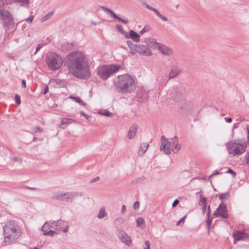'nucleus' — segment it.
Here are the masks:
<instances>
[{
    "label": "nucleus",
    "instance_id": "nucleus-1",
    "mask_svg": "<svg viewBox=\"0 0 249 249\" xmlns=\"http://www.w3.org/2000/svg\"><path fill=\"white\" fill-rule=\"evenodd\" d=\"M65 65L74 76L80 79H87L90 76L88 61L80 52H73L68 54Z\"/></svg>",
    "mask_w": 249,
    "mask_h": 249
},
{
    "label": "nucleus",
    "instance_id": "nucleus-2",
    "mask_svg": "<svg viewBox=\"0 0 249 249\" xmlns=\"http://www.w3.org/2000/svg\"><path fill=\"white\" fill-rule=\"evenodd\" d=\"M116 90L123 94L130 93L136 89V83L132 76L128 74L118 75L113 80Z\"/></svg>",
    "mask_w": 249,
    "mask_h": 249
},
{
    "label": "nucleus",
    "instance_id": "nucleus-3",
    "mask_svg": "<svg viewBox=\"0 0 249 249\" xmlns=\"http://www.w3.org/2000/svg\"><path fill=\"white\" fill-rule=\"evenodd\" d=\"M19 227L14 221H9L5 224L3 227L4 242L10 244L19 236Z\"/></svg>",
    "mask_w": 249,
    "mask_h": 249
},
{
    "label": "nucleus",
    "instance_id": "nucleus-4",
    "mask_svg": "<svg viewBox=\"0 0 249 249\" xmlns=\"http://www.w3.org/2000/svg\"><path fill=\"white\" fill-rule=\"evenodd\" d=\"M46 58V62L48 67L52 71L58 69L63 64V60L62 57L55 53H48Z\"/></svg>",
    "mask_w": 249,
    "mask_h": 249
},
{
    "label": "nucleus",
    "instance_id": "nucleus-5",
    "mask_svg": "<svg viewBox=\"0 0 249 249\" xmlns=\"http://www.w3.org/2000/svg\"><path fill=\"white\" fill-rule=\"evenodd\" d=\"M120 68V66L117 65H104L97 69V73L100 78L107 80L111 74L119 71Z\"/></svg>",
    "mask_w": 249,
    "mask_h": 249
},
{
    "label": "nucleus",
    "instance_id": "nucleus-6",
    "mask_svg": "<svg viewBox=\"0 0 249 249\" xmlns=\"http://www.w3.org/2000/svg\"><path fill=\"white\" fill-rule=\"evenodd\" d=\"M247 144L246 143H238L230 142L227 143V149L230 155L234 157L243 154L246 151Z\"/></svg>",
    "mask_w": 249,
    "mask_h": 249
},
{
    "label": "nucleus",
    "instance_id": "nucleus-7",
    "mask_svg": "<svg viewBox=\"0 0 249 249\" xmlns=\"http://www.w3.org/2000/svg\"><path fill=\"white\" fill-rule=\"evenodd\" d=\"M2 5L0 6V17L3 21V26L6 30L13 28L14 26V19L11 14L8 10L1 8Z\"/></svg>",
    "mask_w": 249,
    "mask_h": 249
},
{
    "label": "nucleus",
    "instance_id": "nucleus-8",
    "mask_svg": "<svg viewBox=\"0 0 249 249\" xmlns=\"http://www.w3.org/2000/svg\"><path fill=\"white\" fill-rule=\"evenodd\" d=\"M78 195L75 192H67L63 194H56L52 196V199L65 201L67 202H72V199Z\"/></svg>",
    "mask_w": 249,
    "mask_h": 249
},
{
    "label": "nucleus",
    "instance_id": "nucleus-9",
    "mask_svg": "<svg viewBox=\"0 0 249 249\" xmlns=\"http://www.w3.org/2000/svg\"><path fill=\"white\" fill-rule=\"evenodd\" d=\"M213 215L215 217L220 216L225 219H227L229 217L228 212L227 205L221 202L218 207L216 209Z\"/></svg>",
    "mask_w": 249,
    "mask_h": 249
},
{
    "label": "nucleus",
    "instance_id": "nucleus-10",
    "mask_svg": "<svg viewBox=\"0 0 249 249\" xmlns=\"http://www.w3.org/2000/svg\"><path fill=\"white\" fill-rule=\"evenodd\" d=\"M117 236L121 241L126 246H129L132 242L130 237L125 231L119 230L117 232Z\"/></svg>",
    "mask_w": 249,
    "mask_h": 249
},
{
    "label": "nucleus",
    "instance_id": "nucleus-11",
    "mask_svg": "<svg viewBox=\"0 0 249 249\" xmlns=\"http://www.w3.org/2000/svg\"><path fill=\"white\" fill-rule=\"evenodd\" d=\"M135 54L139 53L140 54L145 56H150L151 52L149 48L143 45L137 44V47L135 48Z\"/></svg>",
    "mask_w": 249,
    "mask_h": 249
},
{
    "label": "nucleus",
    "instance_id": "nucleus-12",
    "mask_svg": "<svg viewBox=\"0 0 249 249\" xmlns=\"http://www.w3.org/2000/svg\"><path fill=\"white\" fill-rule=\"evenodd\" d=\"M170 142L167 141L165 137L163 135L161 137V145L160 147V151L163 150L164 153L167 154H170V147L169 143Z\"/></svg>",
    "mask_w": 249,
    "mask_h": 249
},
{
    "label": "nucleus",
    "instance_id": "nucleus-13",
    "mask_svg": "<svg viewBox=\"0 0 249 249\" xmlns=\"http://www.w3.org/2000/svg\"><path fill=\"white\" fill-rule=\"evenodd\" d=\"M184 93V89L182 86L175 88L173 95L174 100L176 102L179 101L181 99Z\"/></svg>",
    "mask_w": 249,
    "mask_h": 249
},
{
    "label": "nucleus",
    "instance_id": "nucleus-14",
    "mask_svg": "<svg viewBox=\"0 0 249 249\" xmlns=\"http://www.w3.org/2000/svg\"><path fill=\"white\" fill-rule=\"evenodd\" d=\"M234 241L245 240L249 238V235L244 231H237L233 233Z\"/></svg>",
    "mask_w": 249,
    "mask_h": 249
},
{
    "label": "nucleus",
    "instance_id": "nucleus-15",
    "mask_svg": "<svg viewBox=\"0 0 249 249\" xmlns=\"http://www.w3.org/2000/svg\"><path fill=\"white\" fill-rule=\"evenodd\" d=\"M169 146L170 147V151L172 150L174 153H177L180 149L181 146L178 144L177 137L175 136L171 139Z\"/></svg>",
    "mask_w": 249,
    "mask_h": 249
},
{
    "label": "nucleus",
    "instance_id": "nucleus-16",
    "mask_svg": "<svg viewBox=\"0 0 249 249\" xmlns=\"http://www.w3.org/2000/svg\"><path fill=\"white\" fill-rule=\"evenodd\" d=\"M102 9L103 10L106 12H107L108 14L110 15V16L113 18L117 19L119 20V21H121L123 22L124 24H127L128 22L127 19H122L121 18L119 17L113 11H112L111 9L102 7Z\"/></svg>",
    "mask_w": 249,
    "mask_h": 249
},
{
    "label": "nucleus",
    "instance_id": "nucleus-17",
    "mask_svg": "<svg viewBox=\"0 0 249 249\" xmlns=\"http://www.w3.org/2000/svg\"><path fill=\"white\" fill-rule=\"evenodd\" d=\"M181 72V69L177 65H173L169 74L168 79L170 80L177 77Z\"/></svg>",
    "mask_w": 249,
    "mask_h": 249
},
{
    "label": "nucleus",
    "instance_id": "nucleus-18",
    "mask_svg": "<svg viewBox=\"0 0 249 249\" xmlns=\"http://www.w3.org/2000/svg\"><path fill=\"white\" fill-rule=\"evenodd\" d=\"M143 5L145 6V7L151 10V11H153L155 14L160 19H161L162 20H163V21H168V18H166V17L164 16L163 15H161L160 12L156 8H153V7L150 6L149 5H148L147 3H146V2H143L142 3Z\"/></svg>",
    "mask_w": 249,
    "mask_h": 249
},
{
    "label": "nucleus",
    "instance_id": "nucleus-19",
    "mask_svg": "<svg viewBox=\"0 0 249 249\" xmlns=\"http://www.w3.org/2000/svg\"><path fill=\"white\" fill-rule=\"evenodd\" d=\"M13 152L8 148L4 146H0V156L4 160L12 156Z\"/></svg>",
    "mask_w": 249,
    "mask_h": 249
},
{
    "label": "nucleus",
    "instance_id": "nucleus-20",
    "mask_svg": "<svg viewBox=\"0 0 249 249\" xmlns=\"http://www.w3.org/2000/svg\"><path fill=\"white\" fill-rule=\"evenodd\" d=\"M157 49L164 55H171L173 53L172 50L163 44L160 43Z\"/></svg>",
    "mask_w": 249,
    "mask_h": 249
},
{
    "label": "nucleus",
    "instance_id": "nucleus-21",
    "mask_svg": "<svg viewBox=\"0 0 249 249\" xmlns=\"http://www.w3.org/2000/svg\"><path fill=\"white\" fill-rule=\"evenodd\" d=\"M126 38H131L132 40L135 42H139L140 40V36L139 34L137 33L133 30H130L129 31V35H125L124 36Z\"/></svg>",
    "mask_w": 249,
    "mask_h": 249
},
{
    "label": "nucleus",
    "instance_id": "nucleus-22",
    "mask_svg": "<svg viewBox=\"0 0 249 249\" xmlns=\"http://www.w3.org/2000/svg\"><path fill=\"white\" fill-rule=\"evenodd\" d=\"M137 96L141 101L143 102L148 99V93L145 90L139 89L137 92Z\"/></svg>",
    "mask_w": 249,
    "mask_h": 249
},
{
    "label": "nucleus",
    "instance_id": "nucleus-23",
    "mask_svg": "<svg viewBox=\"0 0 249 249\" xmlns=\"http://www.w3.org/2000/svg\"><path fill=\"white\" fill-rule=\"evenodd\" d=\"M144 42L151 47L157 49L160 43L156 42L155 39L152 37H147L144 39Z\"/></svg>",
    "mask_w": 249,
    "mask_h": 249
},
{
    "label": "nucleus",
    "instance_id": "nucleus-24",
    "mask_svg": "<svg viewBox=\"0 0 249 249\" xmlns=\"http://www.w3.org/2000/svg\"><path fill=\"white\" fill-rule=\"evenodd\" d=\"M7 4H11L15 2L21 3V5L28 7L29 4V0H3Z\"/></svg>",
    "mask_w": 249,
    "mask_h": 249
},
{
    "label": "nucleus",
    "instance_id": "nucleus-25",
    "mask_svg": "<svg viewBox=\"0 0 249 249\" xmlns=\"http://www.w3.org/2000/svg\"><path fill=\"white\" fill-rule=\"evenodd\" d=\"M138 129V125L137 124H133L131 127H130L127 136L129 138V139H132L134 138L137 130Z\"/></svg>",
    "mask_w": 249,
    "mask_h": 249
},
{
    "label": "nucleus",
    "instance_id": "nucleus-26",
    "mask_svg": "<svg viewBox=\"0 0 249 249\" xmlns=\"http://www.w3.org/2000/svg\"><path fill=\"white\" fill-rule=\"evenodd\" d=\"M74 122V120L70 118H63L62 119L61 123L59 124V127L62 129H65L69 124Z\"/></svg>",
    "mask_w": 249,
    "mask_h": 249
},
{
    "label": "nucleus",
    "instance_id": "nucleus-27",
    "mask_svg": "<svg viewBox=\"0 0 249 249\" xmlns=\"http://www.w3.org/2000/svg\"><path fill=\"white\" fill-rule=\"evenodd\" d=\"M148 146L149 144L147 142L142 143L139 147V150L138 152L139 156H142L143 154L147 151Z\"/></svg>",
    "mask_w": 249,
    "mask_h": 249
},
{
    "label": "nucleus",
    "instance_id": "nucleus-28",
    "mask_svg": "<svg viewBox=\"0 0 249 249\" xmlns=\"http://www.w3.org/2000/svg\"><path fill=\"white\" fill-rule=\"evenodd\" d=\"M210 206H208V212L207 213V216L208 217L207 220H206V226L207 227L208 230L209 231L210 229V225L211 224V221L212 220V217H210Z\"/></svg>",
    "mask_w": 249,
    "mask_h": 249
},
{
    "label": "nucleus",
    "instance_id": "nucleus-29",
    "mask_svg": "<svg viewBox=\"0 0 249 249\" xmlns=\"http://www.w3.org/2000/svg\"><path fill=\"white\" fill-rule=\"evenodd\" d=\"M64 222V221L61 219L53 221L51 224V228L53 229H55L57 226L63 225Z\"/></svg>",
    "mask_w": 249,
    "mask_h": 249
},
{
    "label": "nucleus",
    "instance_id": "nucleus-30",
    "mask_svg": "<svg viewBox=\"0 0 249 249\" xmlns=\"http://www.w3.org/2000/svg\"><path fill=\"white\" fill-rule=\"evenodd\" d=\"M137 225L139 227H141L142 229L144 228V220L143 218L139 217L136 219Z\"/></svg>",
    "mask_w": 249,
    "mask_h": 249
},
{
    "label": "nucleus",
    "instance_id": "nucleus-31",
    "mask_svg": "<svg viewBox=\"0 0 249 249\" xmlns=\"http://www.w3.org/2000/svg\"><path fill=\"white\" fill-rule=\"evenodd\" d=\"M126 43L129 49H130L131 53L133 54H135V48L137 47V44H133L130 40H127Z\"/></svg>",
    "mask_w": 249,
    "mask_h": 249
},
{
    "label": "nucleus",
    "instance_id": "nucleus-32",
    "mask_svg": "<svg viewBox=\"0 0 249 249\" xmlns=\"http://www.w3.org/2000/svg\"><path fill=\"white\" fill-rule=\"evenodd\" d=\"M230 196V193L229 192H226L224 193L219 194L218 195V197L222 200V202H223V201L228 199L229 198Z\"/></svg>",
    "mask_w": 249,
    "mask_h": 249
},
{
    "label": "nucleus",
    "instance_id": "nucleus-33",
    "mask_svg": "<svg viewBox=\"0 0 249 249\" xmlns=\"http://www.w3.org/2000/svg\"><path fill=\"white\" fill-rule=\"evenodd\" d=\"M107 215V213L105 211V208H102L100 209L99 212L97 215V217L99 219H101L106 216Z\"/></svg>",
    "mask_w": 249,
    "mask_h": 249
},
{
    "label": "nucleus",
    "instance_id": "nucleus-34",
    "mask_svg": "<svg viewBox=\"0 0 249 249\" xmlns=\"http://www.w3.org/2000/svg\"><path fill=\"white\" fill-rule=\"evenodd\" d=\"M9 158L11 160L14 162H17L21 163L23 161L22 159L21 158L18 157H12V155L10 156Z\"/></svg>",
    "mask_w": 249,
    "mask_h": 249
},
{
    "label": "nucleus",
    "instance_id": "nucleus-35",
    "mask_svg": "<svg viewBox=\"0 0 249 249\" xmlns=\"http://www.w3.org/2000/svg\"><path fill=\"white\" fill-rule=\"evenodd\" d=\"M53 15V13L52 12H49V13H48L47 15H46L45 16H44L41 18V21L42 22L46 21V20L50 19Z\"/></svg>",
    "mask_w": 249,
    "mask_h": 249
},
{
    "label": "nucleus",
    "instance_id": "nucleus-36",
    "mask_svg": "<svg viewBox=\"0 0 249 249\" xmlns=\"http://www.w3.org/2000/svg\"><path fill=\"white\" fill-rule=\"evenodd\" d=\"M99 113L105 116H111L112 115V114L107 110H101L99 112Z\"/></svg>",
    "mask_w": 249,
    "mask_h": 249
},
{
    "label": "nucleus",
    "instance_id": "nucleus-37",
    "mask_svg": "<svg viewBox=\"0 0 249 249\" xmlns=\"http://www.w3.org/2000/svg\"><path fill=\"white\" fill-rule=\"evenodd\" d=\"M54 234H56V232L54 231H53L52 230H50L48 231H44V232H43V234L45 236H53Z\"/></svg>",
    "mask_w": 249,
    "mask_h": 249
},
{
    "label": "nucleus",
    "instance_id": "nucleus-38",
    "mask_svg": "<svg viewBox=\"0 0 249 249\" xmlns=\"http://www.w3.org/2000/svg\"><path fill=\"white\" fill-rule=\"evenodd\" d=\"M71 98L72 99H73L76 102L79 103L81 105H82L83 106H86V104L79 97H71Z\"/></svg>",
    "mask_w": 249,
    "mask_h": 249
},
{
    "label": "nucleus",
    "instance_id": "nucleus-39",
    "mask_svg": "<svg viewBox=\"0 0 249 249\" xmlns=\"http://www.w3.org/2000/svg\"><path fill=\"white\" fill-rule=\"evenodd\" d=\"M206 198L204 197H203L202 196H200V203L201 205L202 206H207V202H206Z\"/></svg>",
    "mask_w": 249,
    "mask_h": 249
},
{
    "label": "nucleus",
    "instance_id": "nucleus-40",
    "mask_svg": "<svg viewBox=\"0 0 249 249\" xmlns=\"http://www.w3.org/2000/svg\"><path fill=\"white\" fill-rule=\"evenodd\" d=\"M116 29L122 34H124L125 33V32L124 31V30L123 28V27L121 25L117 24L116 25Z\"/></svg>",
    "mask_w": 249,
    "mask_h": 249
},
{
    "label": "nucleus",
    "instance_id": "nucleus-41",
    "mask_svg": "<svg viewBox=\"0 0 249 249\" xmlns=\"http://www.w3.org/2000/svg\"><path fill=\"white\" fill-rule=\"evenodd\" d=\"M15 103L18 105H19L20 104L21 101H20V96L18 94H16L15 96Z\"/></svg>",
    "mask_w": 249,
    "mask_h": 249
},
{
    "label": "nucleus",
    "instance_id": "nucleus-42",
    "mask_svg": "<svg viewBox=\"0 0 249 249\" xmlns=\"http://www.w3.org/2000/svg\"><path fill=\"white\" fill-rule=\"evenodd\" d=\"M50 227V225L47 222H45V223L43 225L42 227V231L44 232V231H47Z\"/></svg>",
    "mask_w": 249,
    "mask_h": 249
},
{
    "label": "nucleus",
    "instance_id": "nucleus-43",
    "mask_svg": "<svg viewBox=\"0 0 249 249\" xmlns=\"http://www.w3.org/2000/svg\"><path fill=\"white\" fill-rule=\"evenodd\" d=\"M226 173L231 174L233 177H235L236 175V173L231 168H229L228 170L226 172Z\"/></svg>",
    "mask_w": 249,
    "mask_h": 249
},
{
    "label": "nucleus",
    "instance_id": "nucleus-44",
    "mask_svg": "<svg viewBox=\"0 0 249 249\" xmlns=\"http://www.w3.org/2000/svg\"><path fill=\"white\" fill-rule=\"evenodd\" d=\"M187 216L186 215H185L183 217H182L179 221H178L177 223H176V225L177 226H178L181 222H183L185 220V219H186Z\"/></svg>",
    "mask_w": 249,
    "mask_h": 249
},
{
    "label": "nucleus",
    "instance_id": "nucleus-45",
    "mask_svg": "<svg viewBox=\"0 0 249 249\" xmlns=\"http://www.w3.org/2000/svg\"><path fill=\"white\" fill-rule=\"evenodd\" d=\"M34 18L33 16H30L28 18L25 19L26 21L28 23H31Z\"/></svg>",
    "mask_w": 249,
    "mask_h": 249
},
{
    "label": "nucleus",
    "instance_id": "nucleus-46",
    "mask_svg": "<svg viewBox=\"0 0 249 249\" xmlns=\"http://www.w3.org/2000/svg\"><path fill=\"white\" fill-rule=\"evenodd\" d=\"M44 45V44H39L36 48V51L35 53H36L38 52Z\"/></svg>",
    "mask_w": 249,
    "mask_h": 249
},
{
    "label": "nucleus",
    "instance_id": "nucleus-47",
    "mask_svg": "<svg viewBox=\"0 0 249 249\" xmlns=\"http://www.w3.org/2000/svg\"><path fill=\"white\" fill-rule=\"evenodd\" d=\"M140 207V202L139 201H136L134 203L133 208L134 209H137Z\"/></svg>",
    "mask_w": 249,
    "mask_h": 249
},
{
    "label": "nucleus",
    "instance_id": "nucleus-48",
    "mask_svg": "<svg viewBox=\"0 0 249 249\" xmlns=\"http://www.w3.org/2000/svg\"><path fill=\"white\" fill-rule=\"evenodd\" d=\"M145 245L146 246V247L144 248L143 249H150V243L149 241H145Z\"/></svg>",
    "mask_w": 249,
    "mask_h": 249
},
{
    "label": "nucleus",
    "instance_id": "nucleus-49",
    "mask_svg": "<svg viewBox=\"0 0 249 249\" xmlns=\"http://www.w3.org/2000/svg\"><path fill=\"white\" fill-rule=\"evenodd\" d=\"M42 129L39 126H36V128L34 130L33 132L34 133H37L38 132H41Z\"/></svg>",
    "mask_w": 249,
    "mask_h": 249
},
{
    "label": "nucleus",
    "instance_id": "nucleus-50",
    "mask_svg": "<svg viewBox=\"0 0 249 249\" xmlns=\"http://www.w3.org/2000/svg\"><path fill=\"white\" fill-rule=\"evenodd\" d=\"M218 174H219V172L217 170H215L213 174H212L211 175L209 176V178H212L213 177L216 175H218Z\"/></svg>",
    "mask_w": 249,
    "mask_h": 249
},
{
    "label": "nucleus",
    "instance_id": "nucleus-51",
    "mask_svg": "<svg viewBox=\"0 0 249 249\" xmlns=\"http://www.w3.org/2000/svg\"><path fill=\"white\" fill-rule=\"evenodd\" d=\"M245 158L247 160V164L249 165V152H248L245 156Z\"/></svg>",
    "mask_w": 249,
    "mask_h": 249
},
{
    "label": "nucleus",
    "instance_id": "nucleus-52",
    "mask_svg": "<svg viewBox=\"0 0 249 249\" xmlns=\"http://www.w3.org/2000/svg\"><path fill=\"white\" fill-rule=\"evenodd\" d=\"M178 203H179V201H178V199H175V200L173 201V203H172V207H176V206L178 204Z\"/></svg>",
    "mask_w": 249,
    "mask_h": 249
},
{
    "label": "nucleus",
    "instance_id": "nucleus-53",
    "mask_svg": "<svg viewBox=\"0 0 249 249\" xmlns=\"http://www.w3.org/2000/svg\"><path fill=\"white\" fill-rule=\"evenodd\" d=\"M80 114H81L82 116L85 117V118H86L87 119H88V120H89V118H90V116H89V115H87L86 114H85V113L84 112H83V111H81V112H80Z\"/></svg>",
    "mask_w": 249,
    "mask_h": 249
},
{
    "label": "nucleus",
    "instance_id": "nucleus-54",
    "mask_svg": "<svg viewBox=\"0 0 249 249\" xmlns=\"http://www.w3.org/2000/svg\"><path fill=\"white\" fill-rule=\"evenodd\" d=\"M99 179V177H96L94 178H92V179H91L90 180V182L93 183V182H96V181H98Z\"/></svg>",
    "mask_w": 249,
    "mask_h": 249
},
{
    "label": "nucleus",
    "instance_id": "nucleus-55",
    "mask_svg": "<svg viewBox=\"0 0 249 249\" xmlns=\"http://www.w3.org/2000/svg\"><path fill=\"white\" fill-rule=\"evenodd\" d=\"M21 86H22V87L23 88H25L26 87L25 80L23 79L22 80V81H21Z\"/></svg>",
    "mask_w": 249,
    "mask_h": 249
},
{
    "label": "nucleus",
    "instance_id": "nucleus-56",
    "mask_svg": "<svg viewBox=\"0 0 249 249\" xmlns=\"http://www.w3.org/2000/svg\"><path fill=\"white\" fill-rule=\"evenodd\" d=\"M22 188H25V189H29V190H36V188H34V187H30L26 186H22Z\"/></svg>",
    "mask_w": 249,
    "mask_h": 249
},
{
    "label": "nucleus",
    "instance_id": "nucleus-57",
    "mask_svg": "<svg viewBox=\"0 0 249 249\" xmlns=\"http://www.w3.org/2000/svg\"><path fill=\"white\" fill-rule=\"evenodd\" d=\"M49 91V87L47 85L45 86V89L43 91V94H46Z\"/></svg>",
    "mask_w": 249,
    "mask_h": 249
},
{
    "label": "nucleus",
    "instance_id": "nucleus-58",
    "mask_svg": "<svg viewBox=\"0 0 249 249\" xmlns=\"http://www.w3.org/2000/svg\"><path fill=\"white\" fill-rule=\"evenodd\" d=\"M125 211H126V207L125 205H123L122 207L121 213H124L125 212Z\"/></svg>",
    "mask_w": 249,
    "mask_h": 249
},
{
    "label": "nucleus",
    "instance_id": "nucleus-59",
    "mask_svg": "<svg viewBox=\"0 0 249 249\" xmlns=\"http://www.w3.org/2000/svg\"><path fill=\"white\" fill-rule=\"evenodd\" d=\"M225 120L228 122V123H231L232 121V119L230 117L227 118L225 117Z\"/></svg>",
    "mask_w": 249,
    "mask_h": 249
},
{
    "label": "nucleus",
    "instance_id": "nucleus-60",
    "mask_svg": "<svg viewBox=\"0 0 249 249\" xmlns=\"http://www.w3.org/2000/svg\"><path fill=\"white\" fill-rule=\"evenodd\" d=\"M68 228H69V226L68 225H67L66 226L65 228H64L63 230H62V231L64 232H67L68 231Z\"/></svg>",
    "mask_w": 249,
    "mask_h": 249
},
{
    "label": "nucleus",
    "instance_id": "nucleus-61",
    "mask_svg": "<svg viewBox=\"0 0 249 249\" xmlns=\"http://www.w3.org/2000/svg\"><path fill=\"white\" fill-rule=\"evenodd\" d=\"M206 207H207V206H202V211L203 214L205 213V212L206 211Z\"/></svg>",
    "mask_w": 249,
    "mask_h": 249
},
{
    "label": "nucleus",
    "instance_id": "nucleus-62",
    "mask_svg": "<svg viewBox=\"0 0 249 249\" xmlns=\"http://www.w3.org/2000/svg\"><path fill=\"white\" fill-rule=\"evenodd\" d=\"M145 27H144V28H143L140 32V34L142 35L144 33H145L146 30L145 29Z\"/></svg>",
    "mask_w": 249,
    "mask_h": 249
},
{
    "label": "nucleus",
    "instance_id": "nucleus-63",
    "mask_svg": "<svg viewBox=\"0 0 249 249\" xmlns=\"http://www.w3.org/2000/svg\"><path fill=\"white\" fill-rule=\"evenodd\" d=\"M38 140H39V139H38L37 137H34V138H33V141L34 142H36V141H38Z\"/></svg>",
    "mask_w": 249,
    "mask_h": 249
},
{
    "label": "nucleus",
    "instance_id": "nucleus-64",
    "mask_svg": "<svg viewBox=\"0 0 249 249\" xmlns=\"http://www.w3.org/2000/svg\"><path fill=\"white\" fill-rule=\"evenodd\" d=\"M29 249H39V248L37 247H34L33 249H31V248H30Z\"/></svg>",
    "mask_w": 249,
    "mask_h": 249
}]
</instances>
